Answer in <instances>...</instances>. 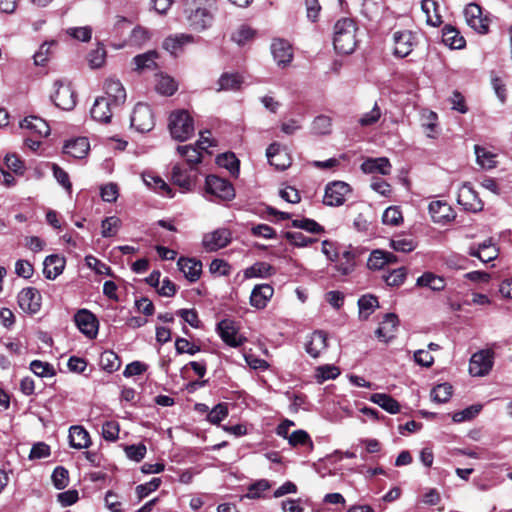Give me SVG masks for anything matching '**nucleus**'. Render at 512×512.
Wrapping results in <instances>:
<instances>
[{
    "label": "nucleus",
    "instance_id": "f257e3e1",
    "mask_svg": "<svg viewBox=\"0 0 512 512\" xmlns=\"http://www.w3.org/2000/svg\"><path fill=\"white\" fill-rule=\"evenodd\" d=\"M212 0H185L184 13L188 25L196 31H203L213 22Z\"/></svg>",
    "mask_w": 512,
    "mask_h": 512
},
{
    "label": "nucleus",
    "instance_id": "f03ea898",
    "mask_svg": "<svg viewBox=\"0 0 512 512\" xmlns=\"http://www.w3.org/2000/svg\"><path fill=\"white\" fill-rule=\"evenodd\" d=\"M357 26L353 19L342 18L334 25L333 45L340 54L352 53L357 45Z\"/></svg>",
    "mask_w": 512,
    "mask_h": 512
},
{
    "label": "nucleus",
    "instance_id": "7ed1b4c3",
    "mask_svg": "<svg viewBox=\"0 0 512 512\" xmlns=\"http://www.w3.org/2000/svg\"><path fill=\"white\" fill-rule=\"evenodd\" d=\"M169 130L171 136L178 141H185L194 134L192 117L185 110L171 113L169 118Z\"/></svg>",
    "mask_w": 512,
    "mask_h": 512
},
{
    "label": "nucleus",
    "instance_id": "20e7f679",
    "mask_svg": "<svg viewBox=\"0 0 512 512\" xmlns=\"http://www.w3.org/2000/svg\"><path fill=\"white\" fill-rule=\"evenodd\" d=\"M206 193L222 201H231L235 198V189L226 179L209 175L205 181Z\"/></svg>",
    "mask_w": 512,
    "mask_h": 512
},
{
    "label": "nucleus",
    "instance_id": "39448f33",
    "mask_svg": "<svg viewBox=\"0 0 512 512\" xmlns=\"http://www.w3.org/2000/svg\"><path fill=\"white\" fill-rule=\"evenodd\" d=\"M155 118L151 107L145 103H137L131 115V127L140 133L153 129Z\"/></svg>",
    "mask_w": 512,
    "mask_h": 512
},
{
    "label": "nucleus",
    "instance_id": "423d86ee",
    "mask_svg": "<svg viewBox=\"0 0 512 512\" xmlns=\"http://www.w3.org/2000/svg\"><path fill=\"white\" fill-rule=\"evenodd\" d=\"M53 87L54 91L50 98L55 106L62 110H72L76 105V96L70 85L62 80H56Z\"/></svg>",
    "mask_w": 512,
    "mask_h": 512
},
{
    "label": "nucleus",
    "instance_id": "0eeeda50",
    "mask_svg": "<svg viewBox=\"0 0 512 512\" xmlns=\"http://www.w3.org/2000/svg\"><path fill=\"white\" fill-rule=\"evenodd\" d=\"M349 184L343 181H333L326 185L323 203L330 207H338L344 204L346 196L351 193Z\"/></svg>",
    "mask_w": 512,
    "mask_h": 512
},
{
    "label": "nucleus",
    "instance_id": "6e6552de",
    "mask_svg": "<svg viewBox=\"0 0 512 512\" xmlns=\"http://www.w3.org/2000/svg\"><path fill=\"white\" fill-rule=\"evenodd\" d=\"M494 352L481 350L472 355L469 363V372L473 376H484L493 366Z\"/></svg>",
    "mask_w": 512,
    "mask_h": 512
},
{
    "label": "nucleus",
    "instance_id": "1a4fd4ad",
    "mask_svg": "<svg viewBox=\"0 0 512 512\" xmlns=\"http://www.w3.org/2000/svg\"><path fill=\"white\" fill-rule=\"evenodd\" d=\"M232 240V233L227 228H218L203 236L202 244L207 252H214L226 247Z\"/></svg>",
    "mask_w": 512,
    "mask_h": 512
},
{
    "label": "nucleus",
    "instance_id": "9d476101",
    "mask_svg": "<svg viewBox=\"0 0 512 512\" xmlns=\"http://www.w3.org/2000/svg\"><path fill=\"white\" fill-rule=\"evenodd\" d=\"M457 202L467 211L479 212L483 209V202L477 192L469 184H464L458 191Z\"/></svg>",
    "mask_w": 512,
    "mask_h": 512
},
{
    "label": "nucleus",
    "instance_id": "9b49d317",
    "mask_svg": "<svg viewBox=\"0 0 512 512\" xmlns=\"http://www.w3.org/2000/svg\"><path fill=\"white\" fill-rule=\"evenodd\" d=\"M41 294L34 287L24 288L18 294L20 308L28 313L35 314L41 308Z\"/></svg>",
    "mask_w": 512,
    "mask_h": 512
},
{
    "label": "nucleus",
    "instance_id": "f8f14e48",
    "mask_svg": "<svg viewBox=\"0 0 512 512\" xmlns=\"http://www.w3.org/2000/svg\"><path fill=\"white\" fill-rule=\"evenodd\" d=\"M394 55L400 58L408 56L415 45V36L411 31H396L393 34Z\"/></svg>",
    "mask_w": 512,
    "mask_h": 512
},
{
    "label": "nucleus",
    "instance_id": "ddd939ff",
    "mask_svg": "<svg viewBox=\"0 0 512 512\" xmlns=\"http://www.w3.org/2000/svg\"><path fill=\"white\" fill-rule=\"evenodd\" d=\"M75 324L79 330L89 338L97 335L98 320L90 311L86 309L79 310L74 316Z\"/></svg>",
    "mask_w": 512,
    "mask_h": 512
},
{
    "label": "nucleus",
    "instance_id": "4468645a",
    "mask_svg": "<svg viewBox=\"0 0 512 512\" xmlns=\"http://www.w3.org/2000/svg\"><path fill=\"white\" fill-rule=\"evenodd\" d=\"M266 156L270 165L278 170H285L291 165V158L279 143H272L266 150Z\"/></svg>",
    "mask_w": 512,
    "mask_h": 512
},
{
    "label": "nucleus",
    "instance_id": "2eb2a0df",
    "mask_svg": "<svg viewBox=\"0 0 512 512\" xmlns=\"http://www.w3.org/2000/svg\"><path fill=\"white\" fill-rule=\"evenodd\" d=\"M464 16L467 24L479 33H486L488 24L482 17V9L476 3H470L464 9Z\"/></svg>",
    "mask_w": 512,
    "mask_h": 512
},
{
    "label": "nucleus",
    "instance_id": "dca6fc26",
    "mask_svg": "<svg viewBox=\"0 0 512 512\" xmlns=\"http://www.w3.org/2000/svg\"><path fill=\"white\" fill-rule=\"evenodd\" d=\"M271 52L279 66L288 65L293 59L292 47L286 40L275 39L271 44Z\"/></svg>",
    "mask_w": 512,
    "mask_h": 512
},
{
    "label": "nucleus",
    "instance_id": "f3484780",
    "mask_svg": "<svg viewBox=\"0 0 512 512\" xmlns=\"http://www.w3.org/2000/svg\"><path fill=\"white\" fill-rule=\"evenodd\" d=\"M218 333L221 339L231 347H239L243 343V339L238 337L237 329L234 322L229 319L220 321L217 325Z\"/></svg>",
    "mask_w": 512,
    "mask_h": 512
},
{
    "label": "nucleus",
    "instance_id": "a211bd4d",
    "mask_svg": "<svg viewBox=\"0 0 512 512\" xmlns=\"http://www.w3.org/2000/svg\"><path fill=\"white\" fill-rule=\"evenodd\" d=\"M498 253L497 247L490 240L484 241L477 246L472 245L468 250L470 256L477 257L483 263L495 260L498 257Z\"/></svg>",
    "mask_w": 512,
    "mask_h": 512
},
{
    "label": "nucleus",
    "instance_id": "6ab92c4d",
    "mask_svg": "<svg viewBox=\"0 0 512 512\" xmlns=\"http://www.w3.org/2000/svg\"><path fill=\"white\" fill-rule=\"evenodd\" d=\"M106 97L113 106H120L126 100V91L118 79L109 78L104 84Z\"/></svg>",
    "mask_w": 512,
    "mask_h": 512
},
{
    "label": "nucleus",
    "instance_id": "aec40b11",
    "mask_svg": "<svg viewBox=\"0 0 512 512\" xmlns=\"http://www.w3.org/2000/svg\"><path fill=\"white\" fill-rule=\"evenodd\" d=\"M428 210L431 218L436 223L449 222L455 218L451 206L444 201H432L428 206Z\"/></svg>",
    "mask_w": 512,
    "mask_h": 512
},
{
    "label": "nucleus",
    "instance_id": "412c9836",
    "mask_svg": "<svg viewBox=\"0 0 512 512\" xmlns=\"http://www.w3.org/2000/svg\"><path fill=\"white\" fill-rule=\"evenodd\" d=\"M114 107L108 98L99 97L91 108V117L100 123H108L112 117Z\"/></svg>",
    "mask_w": 512,
    "mask_h": 512
},
{
    "label": "nucleus",
    "instance_id": "4be33fe9",
    "mask_svg": "<svg viewBox=\"0 0 512 512\" xmlns=\"http://www.w3.org/2000/svg\"><path fill=\"white\" fill-rule=\"evenodd\" d=\"M274 289L269 284L256 285L250 295V304L257 308L263 309L267 306L268 301L272 298Z\"/></svg>",
    "mask_w": 512,
    "mask_h": 512
},
{
    "label": "nucleus",
    "instance_id": "5701e85b",
    "mask_svg": "<svg viewBox=\"0 0 512 512\" xmlns=\"http://www.w3.org/2000/svg\"><path fill=\"white\" fill-rule=\"evenodd\" d=\"M179 270L190 282H195L200 278L202 272V263L193 258L180 257L177 262Z\"/></svg>",
    "mask_w": 512,
    "mask_h": 512
},
{
    "label": "nucleus",
    "instance_id": "b1692460",
    "mask_svg": "<svg viewBox=\"0 0 512 512\" xmlns=\"http://www.w3.org/2000/svg\"><path fill=\"white\" fill-rule=\"evenodd\" d=\"M327 348V335L322 330L314 331L305 343L306 352L313 358H317Z\"/></svg>",
    "mask_w": 512,
    "mask_h": 512
},
{
    "label": "nucleus",
    "instance_id": "393cba45",
    "mask_svg": "<svg viewBox=\"0 0 512 512\" xmlns=\"http://www.w3.org/2000/svg\"><path fill=\"white\" fill-rule=\"evenodd\" d=\"M398 325V317L394 313H388L384 316L380 326L375 331L377 338L385 343L394 338V331Z\"/></svg>",
    "mask_w": 512,
    "mask_h": 512
},
{
    "label": "nucleus",
    "instance_id": "a878e982",
    "mask_svg": "<svg viewBox=\"0 0 512 512\" xmlns=\"http://www.w3.org/2000/svg\"><path fill=\"white\" fill-rule=\"evenodd\" d=\"M90 150V144L86 137H78L65 143L63 151L76 159H83Z\"/></svg>",
    "mask_w": 512,
    "mask_h": 512
},
{
    "label": "nucleus",
    "instance_id": "bb28decb",
    "mask_svg": "<svg viewBox=\"0 0 512 512\" xmlns=\"http://www.w3.org/2000/svg\"><path fill=\"white\" fill-rule=\"evenodd\" d=\"M396 261L397 257L393 253L376 249L370 253L367 267L371 270H380L383 269L385 265L395 263Z\"/></svg>",
    "mask_w": 512,
    "mask_h": 512
},
{
    "label": "nucleus",
    "instance_id": "cd10ccee",
    "mask_svg": "<svg viewBox=\"0 0 512 512\" xmlns=\"http://www.w3.org/2000/svg\"><path fill=\"white\" fill-rule=\"evenodd\" d=\"M65 259L58 255H49L44 260L43 273L47 279L54 280L65 268Z\"/></svg>",
    "mask_w": 512,
    "mask_h": 512
},
{
    "label": "nucleus",
    "instance_id": "c85d7f7f",
    "mask_svg": "<svg viewBox=\"0 0 512 512\" xmlns=\"http://www.w3.org/2000/svg\"><path fill=\"white\" fill-rule=\"evenodd\" d=\"M20 127L30 130L39 137H46L50 134L48 123L38 116H28L20 122Z\"/></svg>",
    "mask_w": 512,
    "mask_h": 512
},
{
    "label": "nucleus",
    "instance_id": "c756f323",
    "mask_svg": "<svg viewBox=\"0 0 512 512\" xmlns=\"http://www.w3.org/2000/svg\"><path fill=\"white\" fill-rule=\"evenodd\" d=\"M194 168L186 169L184 166L177 164L172 169V181L175 185L183 188L184 190H190L194 184L191 172Z\"/></svg>",
    "mask_w": 512,
    "mask_h": 512
},
{
    "label": "nucleus",
    "instance_id": "7c9ffc66",
    "mask_svg": "<svg viewBox=\"0 0 512 512\" xmlns=\"http://www.w3.org/2000/svg\"><path fill=\"white\" fill-rule=\"evenodd\" d=\"M69 443L75 449L87 448L91 444L90 435L82 426H71L69 429Z\"/></svg>",
    "mask_w": 512,
    "mask_h": 512
},
{
    "label": "nucleus",
    "instance_id": "2f4dec72",
    "mask_svg": "<svg viewBox=\"0 0 512 512\" xmlns=\"http://www.w3.org/2000/svg\"><path fill=\"white\" fill-rule=\"evenodd\" d=\"M361 169L364 173H380L382 175H388L391 171V164L385 157L367 159L361 165Z\"/></svg>",
    "mask_w": 512,
    "mask_h": 512
},
{
    "label": "nucleus",
    "instance_id": "473e14b6",
    "mask_svg": "<svg viewBox=\"0 0 512 512\" xmlns=\"http://www.w3.org/2000/svg\"><path fill=\"white\" fill-rule=\"evenodd\" d=\"M442 41L451 49H462L466 41L460 32L451 25H445L442 29Z\"/></svg>",
    "mask_w": 512,
    "mask_h": 512
},
{
    "label": "nucleus",
    "instance_id": "72a5a7b5",
    "mask_svg": "<svg viewBox=\"0 0 512 512\" xmlns=\"http://www.w3.org/2000/svg\"><path fill=\"white\" fill-rule=\"evenodd\" d=\"M357 254L358 251L353 248L344 250L338 258V263L336 265L337 271H339L342 275L350 274L355 268V259Z\"/></svg>",
    "mask_w": 512,
    "mask_h": 512
},
{
    "label": "nucleus",
    "instance_id": "f704fd0d",
    "mask_svg": "<svg viewBox=\"0 0 512 512\" xmlns=\"http://www.w3.org/2000/svg\"><path fill=\"white\" fill-rule=\"evenodd\" d=\"M421 9L426 15L428 25L437 27L442 23L441 15L438 12L439 5L435 0H422Z\"/></svg>",
    "mask_w": 512,
    "mask_h": 512
},
{
    "label": "nucleus",
    "instance_id": "c9c22d12",
    "mask_svg": "<svg viewBox=\"0 0 512 512\" xmlns=\"http://www.w3.org/2000/svg\"><path fill=\"white\" fill-rule=\"evenodd\" d=\"M158 58V53L156 51H148L143 54L136 55L133 58V63L135 64V70L138 72H143L145 70H154L157 68L156 59Z\"/></svg>",
    "mask_w": 512,
    "mask_h": 512
},
{
    "label": "nucleus",
    "instance_id": "e433bc0d",
    "mask_svg": "<svg viewBox=\"0 0 512 512\" xmlns=\"http://www.w3.org/2000/svg\"><path fill=\"white\" fill-rule=\"evenodd\" d=\"M370 401L379 405L390 414H396L400 411V404L392 396L385 393H374L370 396Z\"/></svg>",
    "mask_w": 512,
    "mask_h": 512
},
{
    "label": "nucleus",
    "instance_id": "4c0bfd02",
    "mask_svg": "<svg viewBox=\"0 0 512 512\" xmlns=\"http://www.w3.org/2000/svg\"><path fill=\"white\" fill-rule=\"evenodd\" d=\"M143 181L148 187L154 189L156 192L162 195L168 196L170 198L174 196L170 186L159 176L150 173H144Z\"/></svg>",
    "mask_w": 512,
    "mask_h": 512
},
{
    "label": "nucleus",
    "instance_id": "58836bf2",
    "mask_svg": "<svg viewBox=\"0 0 512 512\" xmlns=\"http://www.w3.org/2000/svg\"><path fill=\"white\" fill-rule=\"evenodd\" d=\"M274 274V268L266 262H256L244 271V277L249 278H267Z\"/></svg>",
    "mask_w": 512,
    "mask_h": 512
},
{
    "label": "nucleus",
    "instance_id": "ea45409f",
    "mask_svg": "<svg viewBox=\"0 0 512 512\" xmlns=\"http://www.w3.org/2000/svg\"><path fill=\"white\" fill-rule=\"evenodd\" d=\"M155 89L158 93L171 96L177 90L176 82L168 75L157 74L155 80Z\"/></svg>",
    "mask_w": 512,
    "mask_h": 512
},
{
    "label": "nucleus",
    "instance_id": "a19ab883",
    "mask_svg": "<svg viewBox=\"0 0 512 512\" xmlns=\"http://www.w3.org/2000/svg\"><path fill=\"white\" fill-rule=\"evenodd\" d=\"M242 84V78L236 73H223L218 80L217 91L238 90Z\"/></svg>",
    "mask_w": 512,
    "mask_h": 512
},
{
    "label": "nucleus",
    "instance_id": "79ce46f5",
    "mask_svg": "<svg viewBox=\"0 0 512 512\" xmlns=\"http://www.w3.org/2000/svg\"><path fill=\"white\" fill-rule=\"evenodd\" d=\"M177 151L182 157L186 158L187 163L192 168L201 162L202 150H200L197 146L179 145L177 146Z\"/></svg>",
    "mask_w": 512,
    "mask_h": 512
},
{
    "label": "nucleus",
    "instance_id": "37998d69",
    "mask_svg": "<svg viewBox=\"0 0 512 512\" xmlns=\"http://www.w3.org/2000/svg\"><path fill=\"white\" fill-rule=\"evenodd\" d=\"M417 285L421 287H429L433 291H441L445 287L443 278L434 275L433 273L426 272L417 279Z\"/></svg>",
    "mask_w": 512,
    "mask_h": 512
},
{
    "label": "nucleus",
    "instance_id": "c03bdc74",
    "mask_svg": "<svg viewBox=\"0 0 512 512\" xmlns=\"http://www.w3.org/2000/svg\"><path fill=\"white\" fill-rule=\"evenodd\" d=\"M121 360L119 356L111 351L106 350L100 355V366L103 370L112 373L120 368Z\"/></svg>",
    "mask_w": 512,
    "mask_h": 512
},
{
    "label": "nucleus",
    "instance_id": "a18cd8bd",
    "mask_svg": "<svg viewBox=\"0 0 512 512\" xmlns=\"http://www.w3.org/2000/svg\"><path fill=\"white\" fill-rule=\"evenodd\" d=\"M360 317L368 319L374 309L378 307V299L373 295H364L358 300Z\"/></svg>",
    "mask_w": 512,
    "mask_h": 512
},
{
    "label": "nucleus",
    "instance_id": "49530a36",
    "mask_svg": "<svg viewBox=\"0 0 512 512\" xmlns=\"http://www.w3.org/2000/svg\"><path fill=\"white\" fill-rule=\"evenodd\" d=\"M216 162L220 167L229 170L232 175L239 173V160L234 153H223L217 157Z\"/></svg>",
    "mask_w": 512,
    "mask_h": 512
},
{
    "label": "nucleus",
    "instance_id": "de8ad7c7",
    "mask_svg": "<svg viewBox=\"0 0 512 512\" xmlns=\"http://www.w3.org/2000/svg\"><path fill=\"white\" fill-rule=\"evenodd\" d=\"M291 225L294 228H299L313 234H321L325 231L323 226L310 218L292 220Z\"/></svg>",
    "mask_w": 512,
    "mask_h": 512
},
{
    "label": "nucleus",
    "instance_id": "09e8293b",
    "mask_svg": "<svg viewBox=\"0 0 512 512\" xmlns=\"http://www.w3.org/2000/svg\"><path fill=\"white\" fill-rule=\"evenodd\" d=\"M30 370L38 377H54L56 375V370L48 362H43L40 360H33L30 363Z\"/></svg>",
    "mask_w": 512,
    "mask_h": 512
},
{
    "label": "nucleus",
    "instance_id": "8fccbe9b",
    "mask_svg": "<svg viewBox=\"0 0 512 512\" xmlns=\"http://www.w3.org/2000/svg\"><path fill=\"white\" fill-rule=\"evenodd\" d=\"M477 163L485 169L496 167L495 155L485 148L475 145Z\"/></svg>",
    "mask_w": 512,
    "mask_h": 512
},
{
    "label": "nucleus",
    "instance_id": "3c124183",
    "mask_svg": "<svg viewBox=\"0 0 512 512\" xmlns=\"http://www.w3.org/2000/svg\"><path fill=\"white\" fill-rule=\"evenodd\" d=\"M191 36L181 34L174 37H168L163 42V47L169 51L171 54L176 55L177 51L181 49V47L190 42Z\"/></svg>",
    "mask_w": 512,
    "mask_h": 512
},
{
    "label": "nucleus",
    "instance_id": "603ef678",
    "mask_svg": "<svg viewBox=\"0 0 512 512\" xmlns=\"http://www.w3.org/2000/svg\"><path fill=\"white\" fill-rule=\"evenodd\" d=\"M452 395V386L448 383H442L435 386L431 391V398L437 403L447 402Z\"/></svg>",
    "mask_w": 512,
    "mask_h": 512
},
{
    "label": "nucleus",
    "instance_id": "864d4df0",
    "mask_svg": "<svg viewBox=\"0 0 512 512\" xmlns=\"http://www.w3.org/2000/svg\"><path fill=\"white\" fill-rule=\"evenodd\" d=\"M52 482L56 489L62 490L69 484V473L63 466H57L52 473Z\"/></svg>",
    "mask_w": 512,
    "mask_h": 512
},
{
    "label": "nucleus",
    "instance_id": "5fc2aeb1",
    "mask_svg": "<svg viewBox=\"0 0 512 512\" xmlns=\"http://www.w3.org/2000/svg\"><path fill=\"white\" fill-rule=\"evenodd\" d=\"M284 237L294 246L296 247H307L314 242H316V239L311 237H306L301 232H291L287 231L284 234Z\"/></svg>",
    "mask_w": 512,
    "mask_h": 512
},
{
    "label": "nucleus",
    "instance_id": "6e6d98bb",
    "mask_svg": "<svg viewBox=\"0 0 512 512\" xmlns=\"http://www.w3.org/2000/svg\"><path fill=\"white\" fill-rule=\"evenodd\" d=\"M402 221L403 216L397 206L388 207L382 215V222L385 225L398 226Z\"/></svg>",
    "mask_w": 512,
    "mask_h": 512
},
{
    "label": "nucleus",
    "instance_id": "4d7b16f0",
    "mask_svg": "<svg viewBox=\"0 0 512 512\" xmlns=\"http://www.w3.org/2000/svg\"><path fill=\"white\" fill-rule=\"evenodd\" d=\"M120 223V219L116 216L106 217L101 223L102 236L108 238L116 235Z\"/></svg>",
    "mask_w": 512,
    "mask_h": 512
},
{
    "label": "nucleus",
    "instance_id": "13d9d810",
    "mask_svg": "<svg viewBox=\"0 0 512 512\" xmlns=\"http://www.w3.org/2000/svg\"><path fill=\"white\" fill-rule=\"evenodd\" d=\"M391 247L395 251L408 253L416 248V243L411 238L398 236L391 240Z\"/></svg>",
    "mask_w": 512,
    "mask_h": 512
},
{
    "label": "nucleus",
    "instance_id": "bf43d9fd",
    "mask_svg": "<svg viewBox=\"0 0 512 512\" xmlns=\"http://www.w3.org/2000/svg\"><path fill=\"white\" fill-rule=\"evenodd\" d=\"M66 34L75 40L88 42L92 37V28L90 26L70 27L66 29Z\"/></svg>",
    "mask_w": 512,
    "mask_h": 512
},
{
    "label": "nucleus",
    "instance_id": "052dcab7",
    "mask_svg": "<svg viewBox=\"0 0 512 512\" xmlns=\"http://www.w3.org/2000/svg\"><path fill=\"white\" fill-rule=\"evenodd\" d=\"M287 439L291 446L308 445L310 450L313 449V442L308 433L304 430L294 431Z\"/></svg>",
    "mask_w": 512,
    "mask_h": 512
},
{
    "label": "nucleus",
    "instance_id": "680f3d73",
    "mask_svg": "<svg viewBox=\"0 0 512 512\" xmlns=\"http://www.w3.org/2000/svg\"><path fill=\"white\" fill-rule=\"evenodd\" d=\"M106 59V50L102 45H98V47L88 54V63L91 68L96 69L100 68Z\"/></svg>",
    "mask_w": 512,
    "mask_h": 512
},
{
    "label": "nucleus",
    "instance_id": "e2e57ef3",
    "mask_svg": "<svg viewBox=\"0 0 512 512\" xmlns=\"http://www.w3.org/2000/svg\"><path fill=\"white\" fill-rule=\"evenodd\" d=\"M315 134L326 135L331 131V118L325 115L317 116L312 123Z\"/></svg>",
    "mask_w": 512,
    "mask_h": 512
},
{
    "label": "nucleus",
    "instance_id": "0e129e2a",
    "mask_svg": "<svg viewBox=\"0 0 512 512\" xmlns=\"http://www.w3.org/2000/svg\"><path fill=\"white\" fill-rule=\"evenodd\" d=\"M228 416V406L226 403H219L209 412L207 419L212 424H219Z\"/></svg>",
    "mask_w": 512,
    "mask_h": 512
},
{
    "label": "nucleus",
    "instance_id": "69168bd1",
    "mask_svg": "<svg viewBox=\"0 0 512 512\" xmlns=\"http://www.w3.org/2000/svg\"><path fill=\"white\" fill-rule=\"evenodd\" d=\"M270 488V484L267 480L261 479L248 487L246 497L250 499L260 498L266 490Z\"/></svg>",
    "mask_w": 512,
    "mask_h": 512
},
{
    "label": "nucleus",
    "instance_id": "338daca9",
    "mask_svg": "<svg viewBox=\"0 0 512 512\" xmlns=\"http://www.w3.org/2000/svg\"><path fill=\"white\" fill-rule=\"evenodd\" d=\"M254 34L255 31L252 28L246 25H242L237 31H235L232 34L231 38L238 45H244L247 41L254 37Z\"/></svg>",
    "mask_w": 512,
    "mask_h": 512
},
{
    "label": "nucleus",
    "instance_id": "774afa93",
    "mask_svg": "<svg viewBox=\"0 0 512 512\" xmlns=\"http://www.w3.org/2000/svg\"><path fill=\"white\" fill-rule=\"evenodd\" d=\"M480 409L481 406L472 405L470 407L465 408L462 411L454 413L452 419L456 423L471 420L480 412Z\"/></svg>",
    "mask_w": 512,
    "mask_h": 512
}]
</instances>
